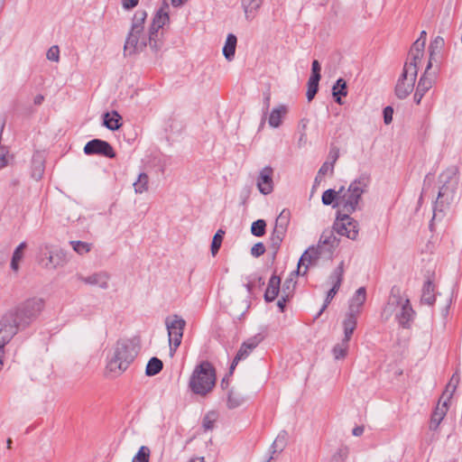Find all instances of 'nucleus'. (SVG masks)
Wrapping results in <instances>:
<instances>
[{
    "mask_svg": "<svg viewBox=\"0 0 462 462\" xmlns=\"http://www.w3.org/2000/svg\"><path fill=\"white\" fill-rule=\"evenodd\" d=\"M348 455V448L346 447L340 448L334 455L336 460H345Z\"/></svg>",
    "mask_w": 462,
    "mask_h": 462,
    "instance_id": "59",
    "label": "nucleus"
},
{
    "mask_svg": "<svg viewBox=\"0 0 462 462\" xmlns=\"http://www.w3.org/2000/svg\"><path fill=\"white\" fill-rule=\"evenodd\" d=\"M332 95L338 105L343 104L342 97H346L347 95V86L345 79L340 78L336 81L332 88Z\"/></svg>",
    "mask_w": 462,
    "mask_h": 462,
    "instance_id": "29",
    "label": "nucleus"
},
{
    "mask_svg": "<svg viewBox=\"0 0 462 462\" xmlns=\"http://www.w3.org/2000/svg\"><path fill=\"white\" fill-rule=\"evenodd\" d=\"M348 342L349 341L343 338L340 343L337 344L333 347L332 353L336 360L343 359L346 357L348 351Z\"/></svg>",
    "mask_w": 462,
    "mask_h": 462,
    "instance_id": "39",
    "label": "nucleus"
},
{
    "mask_svg": "<svg viewBox=\"0 0 462 462\" xmlns=\"http://www.w3.org/2000/svg\"><path fill=\"white\" fill-rule=\"evenodd\" d=\"M161 28H157L154 23H152L149 28V35L146 40L147 45L154 52H158L162 47V32H160Z\"/></svg>",
    "mask_w": 462,
    "mask_h": 462,
    "instance_id": "15",
    "label": "nucleus"
},
{
    "mask_svg": "<svg viewBox=\"0 0 462 462\" xmlns=\"http://www.w3.org/2000/svg\"><path fill=\"white\" fill-rule=\"evenodd\" d=\"M169 4L166 0H163L162 6L156 12L152 23H155L157 28H162L170 21L168 14Z\"/></svg>",
    "mask_w": 462,
    "mask_h": 462,
    "instance_id": "25",
    "label": "nucleus"
},
{
    "mask_svg": "<svg viewBox=\"0 0 462 462\" xmlns=\"http://www.w3.org/2000/svg\"><path fill=\"white\" fill-rule=\"evenodd\" d=\"M87 155H98L106 158H114L116 152L112 145L101 139H93L88 142L83 149Z\"/></svg>",
    "mask_w": 462,
    "mask_h": 462,
    "instance_id": "11",
    "label": "nucleus"
},
{
    "mask_svg": "<svg viewBox=\"0 0 462 462\" xmlns=\"http://www.w3.org/2000/svg\"><path fill=\"white\" fill-rule=\"evenodd\" d=\"M27 244L22 242L14 251L11 260V269L14 272L19 270V263L23 257V251L26 248Z\"/></svg>",
    "mask_w": 462,
    "mask_h": 462,
    "instance_id": "36",
    "label": "nucleus"
},
{
    "mask_svg": "<svg viewBox=\"0 0 462 462\" xmlns=\"http://www.w3.org/2000/svg\"><path fill=\"white\" fill-rule=\"evenodd\" d=\"M69 245L73 250L80 255L88 254L92 248V245L83 241H70Z\"/></svg>",
    "mask_w": 462,
    "mask_h": 462,
    "instance_id": "43",
    "label": "nucleus"
},
{
    "mask_svg": "<svg viewBox=\"0 0 462 462\" xmlns=\"http://www.w3.org/2000/svg\"><path fill=\"white\" fill-rule=\"evenodd\" d=\"M286 232H287V229H284L282 227H279L277 226H274V228H273V231L272 235L274 236H278V237L283 239L284 236H285Z\"/></svg>",
    "mask_w": 462,
    "mask_h": 462,
    "instance_id": "62",
    "label": "nucleus"
},
{
    "mask_svg": "<svg viewBox=\"0 0 462 462\" xmlns=\"http://www.w3.org/2000/svg\"><path fill=\"white\" fill-rule=\"evenodd\" d=\"M236 42V36L233 33H229L223 47V55L228 61H231L235 57Z\"/></svg>",
    "mask_w": 462,
    "mask_h": 462,
    "instance_id": "31",
    "label": "nucleus"
},
{
    "mask_svg": "<svg viewBox=\"0 0 462 462\" xmlns=\"http://www.w3.org/2000/svg\"><path fill=\"white\" fill-rule=\"evenodd\" d=\"M321 245L310 246L300 256L298 263V269L296 274H306L309 265L316 264L317 261L326 255L320 249Z\"/></svg>",
    "mask_w": 462,
    "mask_h": 462,
    "instance_id": "10",
    "label": "nucleus"
},
{
    "mask_svg": "<svg viewBox=\"0 0 462 462\" xmlns=\"http://www.w3.org/2000/svg\"><path fill=\"white\" fill-rule=\"evenodd\" d=\"M147 17L145 11H137L132 21L131 30L126 37L124 52L125 55H132L138 51H142L146 46V38L142 37L143 32V24Z\"/></svg>",
    "mask_w": 462,
    "mask_h": 462,
    "instance_id": "5",
    "label": "nucleus"
},
{
    "mask_svg": "<svg viewBox=\"0 0 462 462\" xmlns=\"http://www.w3.org/2000/svg\"><path fill=\"white\" fill-rule=\"evenodd\" d=\"M43 302L30 299L5 312L0 319V347H5L17 334L20 328L28 326L42 311Z\"/></svg>",
    "mask_w": 462,
    "mask_h": 462,
    "instance_id": "1",
    "label": "nucleus"
},
{
    "mask_svg": "<svg viewBox=\"0 0 462 462\" xmlns=\"http://www.w3.org/2000/svg\"><path fill=\"white\" fill-rule=\"evenodd\" d=\"M288 113V108L285 105H280L274 107L269 116L268 124L271 127L277 128L282 125V118Z\"/></svg>",
    "mask_w": 462,
    "mask_h": 462,
    "instance_id": "23",
    "label": "nucleus"
},
{
    "mask_svg": "<svg viewBox=\"0 0 462 462\" xmlns=\"http://www.w3.org/2000/svg\"><path fill=\"white\" fill-rule=\"evenodd\" d=\"M337 233L349 239L355 240L358 235L357 223L347 214L338 217L335 224Z\"/></svg>",
    "mask_w": 462,
    "mask_h": 462,
    "instance_id": "12",
    "label": "nucleus"
},
{
    "mask_svg": "<svg viewBox=\"0 0 462 462\" xmlns=\"http://www.w3.org/2000/svg\"><path fill=\"white\" fill-rule=\"evenodd\" d=\"M244 402H245V398L240 393H238L233 389L228 392L227 400H226V406L228 409L238 408Z\"/></svg>",
    "mask_w": 462,
    "mask_h": 462,
    "instance_id": "35",
    "label": "nucleus"
},
{
    "mask_svg": "<svg viewBox=\"0 0 462 462\" xmlns=\"http://www.w3.org/2000/svg\"><path fill=\"white\" fill-rule=\"evenodd\" d=\"M444 39L440 36H437L431 41L429 46L430 60L431 62L436 59L440 50L444 47Z\"/></svg>",
    "mask_w": 462,
    "mask_h": 462,
    "instance_id": "37",
    "label": "nucleus"
},
{
    "mask_svg": "<svg viewBox=\"0 0 462 462\" xmlns=\"http://www.w3.org/2000/svg\"><path fill=\"white\" fill-rule=\"evenodd\" d=\"M79 279L86 284L106 290L109 287L110 274L106 272H98L86 277L79 275Z\"/></svg>",
    "mask_w": 462,
    "mask_h": 462,
    "instance_id": "14",
    "label": "nucleus"
},
{
    "mask_svg": "<svg viewBox=\"0 0 462 462\" xmlns=\"http://www.w3.org/2000/svg\"><path fill=\"white\" fill-rule=\"evenodd\" d=\"M296 272L291 273V277L286 279L283 282L282 289V295H285V297H291L294 288H295V281L293 279V275Z\"/></svg>",
    "mask_w": 462,
    "mask_h": 462,
    "instance_id": "45",
    "label": "nucleus"
},
{
    "mask_svg": "<svg viewBox=\"0 0 462 462\" xmlns=\"http://www.w3.org/2000/svg\"><path fill=\"white\" fill-rule=\"evenodd\" d=\"M339 150L337 147H332L329 151L328 160L323 163V165L319 170L318 173H328L332 172L334 170V164L338 159Z\"/></svg>",
    "mask_w": 462,
    "mask_h": 462,
    "instance_id": "28",
    "label": "nucleus"
},
{
    "mask_svg": "<svg viewBox=\"0 0 462 462\" xmlns=\"http://www.w3.org/2000/svg\"><path fill=\"white\" fill-rule=\"evenodd\" d=\"M13 160V156L10 155L9 151L5 146H0V170L7 166Z\"/></svg>",
    "mask_w": 462,
    "mask_h": 462,
    "instance_id": "51",
    "label": "nucleus"
},
{
    "mask_svg": "<svg viewBox=\"0 0 462 462\" xmlns=\"http://www.w3.org/2000/svg\"><path fill=\"white\" fill-rule=\"evenodd\" d=\"M337 284L332 285V288L328 291L324 304L320 309L319 312L318 313L317 318L319 317L321 313L327 309L328 305L330 303V301L333 300V298L338 291L340 288V277L337 276Z\"/></svg>",
    "mask_w": 462,
    "mask_h": 462,
    "instance_id": "41",
    "label": "nucleus"
},
{
    "mask_svg": "<svg viewBox=\"0 0 462 462\" xmlns=\"http://www.w3.org/2000/svg\"><path fill=\"white\" fill-rule=\"evenodd\" d=\"M424 48V40L417 39L412 44L409 52V57L411 60L406 62L405 64H414L415 69L418 70V62L420 61L423 56Z\"/></svg>",
    "mask_w": 462,
    "mask_h": 462,
    "instance_id": "17",
    "label": "nucleus"
},
{
    "mask_svg": "<svg viewBox=\"0 0 462 462\" xmlns=\"http://www.w3.org/2000/svg\"><path fill=\"white\" fill-rule=\"evenodd\" d=\"M366 299V291L365 287H360L356 290L355 295L350 300L348 312L354 314H359L361 307L365 303Z\"/></svg>",
    "mask_w": 462,
    "mask_h": 462,
    "instance_id": "18",
    "label": "nucleus"
},
{
    "mask_svg": "<svg viewBox=\"0 0 462 462\" xmlns=\"http://www.w3.org/2000/svg\"><path fill=\"white\" fill-rule=\"evenodd\" d=\"M456 180H453L451 177H448L444 184L439 188L438 193V199L451 200L456 189Z\"/></svg>",
    "mask_w": 462,
    "mask_h": 462,
    "instance_id": "24",
    "label": "nucleus"
},
{
    "mask_svg": "<svg viewBox=\"0 0 462 462\" xmlns=\"http://www.w3.org/2000/svg\"><path fill=\"white\" fill-rule=\"evenodd\" d=\"M163 367L162 362L157 357H152L145 369V374L148 376H153L159 374Z\"/></svg>",
    "mask_w": 462,
    "mask_h": 462,
    "instance_id": "38",
    "label": "nucleus"
},
{
    "mask_svg": "<svg viewBox=\"0 0 462 462\" xmlns=\"http://www.w3.org/2000/svg\"><path fill=\"white\" fill-rule=\"evenodd\" d=\"M281 279L276 275H273L268 282L267 289L264 293V300L267 302L273 301L280 291Z\"/></svg>",
    "mask_w": 462,
    "mask_h": 462,
    "instance_id": "21",
    "label": "nucleus"
},
{
    "mask_svg": "<svg viewBox=\"0 0 462 462\" xmlns=\"http://www.w3.org/2000/svg\"><path fill=\"white\" fill-rule=\"evenodd\" d=\"M265 252V246L263 243L259 242L254 245V246L251 248V254L254 257H259L263 255Z\"/></svg>",
    "mask_w": 462,
    "mask_h": 462,
    "instance_id": "56",
    "label": "nucleus"
},
{
    "mask_svg": "<svg viewBox=\"0 0 462 462\" xmlns=\"http://www.w3.org/2000/svg\"><path fill=\"white\" fill-rule=\"evenodd\" d=\"M245 18L249 21L254 19L256 11L261 6L263 0H241Z\"/></svg>",
    "mask_w": 462,
    "mask_h": 462,
    "instance_id": "30",
    "label": "nucleus"
},
{
    "mask_svg": "<svg viewBox=\"0 0 462 462\" xmlns=\"http://www.w3.org/2000/svg\"><path fill=\"white\" fill-rule=\"evenodd\" d=\"M417 73L414 64H404L402 73L395 86V95L398 98L404 99L412 92Z\"/></svg>",
    "mask_w": 462,
    "mask_h": 462,
    "instance_id": "7",
    "label": "nucleus"
},
{
    "mask_svg": "<svg viewBox=\"0 0 462 462\" xmlns=\"http://www.w3.org/2000/svg\"><path fill=\"white\" fill-rule=\"evenodd\" d=\"M271 97L269 93H266L263 97V114L266 115L270 106Z\"/></svg>",
    "mask_w": 462,
    "mask_h": 462,
    "instance_id": "64",
    "label": "nucleus"
},
{
    "mask_svg": "<svg viewBox=\"0 0 462 462\" xmlns=\"http://www.w3.org/2000/svg\"><path fill=\"white\" fill-rule=\"evenodd\" d=\"M435 301L434 285L430 281H427L422 289L421 302L432 305Z\"/></svg>",
    "mask_w": 462,
    "mask_h": 462,
    "instance_id": "34",
    "label": "nucleus"
},
{
    "mask_svg": "<svg viewBox=\"0 0 462 462\" xmlns=\"http://www.w3.org/2000/svg\"><path fill=\"white\" fill-rule=\"evenodd\" d=\"M449 201L445 199L436 200L433 208V217L431 222L440 221L446 216L447 211L449 208Z\"/></svg>",
    "mask_w": 462,
    "mask_h": 462,
    "instance_id": "27",
    "label": "nucleus"
},
{
    "mask_svg": "<svg viewBox=\"0 0 462 462\" xmlns=\"http://www.w3.org/2000/svg\"><path fill=\"white\" fill-rule=\"evenodd\" d=\"M270 240H271V247L273 250V254L275 255L277 254L283 239L271 235Z\"/></svg>",
    "mask_w": 462,
    "mask_h": 462,
    "instance_id": "57",
    "label": "nucleus"
},
{
    "mask_svg": "<svg viewBox=\"0 0 462 462\" xmlns=\"http://www.w3.org/2000/svg\"><path fill=\"white\" fill-rule=\"evenodd\" d=\"M32 162H33V165L35 167V171H43L44 169L42 168V157L41 154L37 153V154H34L33 155V159H32Z\"/></svg>",
    "mask_w": 462,
    "mask_h": 462,
    "instance_id": "60",
    "label": "nucleus"
},
{
    "mask_svg": "<svg viewBox=\"0 0 462 462\" xmlns=\"http://www.w3.org/2000/svg\"><path fill=\"white\" fill-rule=\"evenodd\" d=\"M139 3V0H122L123 8L125 10H130L135 7Z\"/></svg>",
    "mask_w": 462,
    "mask_h": 462,
    "instance_id": "61",
    "label": "nucleus"
},
{
    "mask_svg": "<svg viewBox=\"0 0 462 462\" xmlns=\"http://www.w3.org/2000/svg\"><path fill=\"white\" fill-rule=\"evenodd\" d=\"M432 67V63L429 60L424 74L420 77L416 90L425 95L434 84V77L429 74V70Z\"/></svg>",
    "mask_w": 462,
    "mask_h": 462,
    "instance_id": "19",
    "label": "nucleus"
},
{
    "mask_svg": "<svg viewBox=\"0 0 462 462\" xmlns=\"http://www.w3.org/2000/svg\"><path fill=\"white\" fill-rule=\"evenodd\" d=\"M217 420V413L216 411L208 412L202 420V426L205 430H213L215 422Z\"/></svg>",
    "mask_w": 462,
    "mask_h": 462,
    "instance_id": "46",
    "label": "nucleus"
},
{
    "mask_svg": "<svg viewBox=\"0 0 462 462\" xmlns=\"http://www.w3.org/2000/svg\"><path fill=\"white\" fill-rule=\"evenodd\" d=\"M135 193H143L149 189V175H138L133 182Z\"/></svg>",
    "mask_w": 462,
    "mask_h": 462,
    "instance_id": "40",
    "label": "nucleus"
},
{
    "mask_svg": "<svg viewBox=\"0 0 462 462\" xmlns=\"http://www.w3.org/2000/svg\"><path fill=\"white\" fill-rule=\"evenodd\" d=\"M393 109L392 106H386L383 109V121L385 125H389L393 121Z\"/></svg>",
    "mask_w": 462,
    "mask_h": 462,
    "instance_id": "58",
    "label": "nucleus"
},
{
    "mask_svg": "<svg viewBox=\"0 0 462 462\" xmlns=\"http://www.w3.org/2000/svg\"><path fill=\"white\" fill-rule=\"evenodd\" d=\"M121 119V116L116 111L106 112L103 115V125L111 131H116L121 126L119 123Z\"/></svg>",
    "mask_w": 462,
    "mask_h": 462,
    "instance_id": "26",
    "label": "nucleus"
},
{
    "mask_svg": "<svg viewBox=\"0 0 462 462\" xmlns=\"http://www.w3.org/2000/svg\"><path fill=\"white\" fill-rule=\"evenodd\" d=\"M216 370L208 361H203L195 366L189 381V387L197 395L206 396L216 384Z\"/></svg>",
    "mask_w": 462,
    "mask_h": 462,
    "instance_id": "4",
    "label": "nucleus"
},
{
    "mask_svg": "<svg viewBox=\"0 0 462 462\" xmlns=\"http://www.w3.org/2000/svg\"><path fill=\"white\" fill-rule=\"evenodd\" d=\"M338 199H339V189L335 190L333 189H328L323 192L321 200H322V203L326 206H331L334 208H339V205H337Z\"/></svg>",
    "mask_w": 462,
    "mask_h": 462,
    "instance_id": "33",
    "label": "nucleus"
},
{
    "mask_svg": "<svg viewBox=\"0 0 462 462\" xmlns=\"http://www.w3.org/2000/svg\"><path fill=\"white\" fill-rule=\"evenodd\" d=\"M393 315L399 325L404 328L410 327L415 315L410 300L403 296L400 288L396 286L392 288L388 301L382 311V317L386 320Z\"/></svg>",
    "mask_w": 462,
    "mask_h": 462,
    "instance_id": "2",
    "label": "nucleus"
},
{
    "mask_svg": "<svg viewBox=\"0 0 462 462\" xmlns=\"http://www.w3.org/2000/svg\"><path fill=\"white\" fill-rule=\"evenodd\" d=\"M457 387L450 386L449 383L447 384L445 391L443 392L439 402H443L444 401H447V403L449 402V400L452 398L453 393H455Z\"/></svg>",
    "mask_w": 462,
    "mask_h": 462,
    "instance_id": "54",
    "label": "nucleus"
},
{
    "mask_svg": "<svg viewBox=\"0 0 462 462\" xmlns=\"http://www.w3.org/2000/svg\"><path fill=\"white\" fill-rule=\"evenodd\" d=\"M166 327L168 330L169 342L171 355L180 345L183 337V330L186 325L185 320L178 315H173L166 319Z\"/></svg>",
    "mask_w": 462,
    "mask_h": 462,
    "instance_id": "8",
    "label": "nucleus"
},
{
    "mask_svg": "<svg viewBox=\"0 0 462 462\" xmlns=\"http://www.w3.org/2000/svg\"><path fill=\"white\" fill-rule=\"evenodd\" d=\"M320 79L310 78L308 80V90L306 93L308 101H311L319 90V82Z\"/></svg>",
    "mask_w": 462,
    "mask_h": 462,
    "instance_id": "47",
    "label": "nucleus"
},
{
    "mask_svg": "<svg viewBox=\"0 0 462 462\" xmlns=\"http://www.w3.org/2000/svg\"><path fill=\"white\" fill-rule=\"evenodd\" d=\"M273 175H257L256 186L258 190L263 194L268 195L273 192L274 187Z\"/></svg>",
    "mask_w": 462,
    "mask_h": 462,
    "instance_id": "22",
    "label": "nucleus"
},
{
    "mask_svg": "<svg viewBox=\"0 0 462 462\" xmlns=\"http://www.w3.org/2000/svg\"><path fill=\"white\" fill-rule=\"evenodd\" d=\"M320 70H321V67H320L319 62L317 60H314L312 61L311 75L310 78L320 79V78H321Z\"/></svg>",
    "mask_w": 462,
    "mask_h": 462,
    "instance_id": "55",
    "label": "nucleus"
},
{
    "mask_svg": "<svg viewBox=\"0 0 462 462\" xmlns=\"http://www.w3.org/2000/svg\"><path fill=\"white\" fill-rule=\"evenodd\" d=\"M137 356L135 344L129 339H120L113 348L106 369L115 376L124 373Z\"/></svg>",
    "mask_w": 462,
    "mask_h": 462,
    "instance_id": "3",
    "label": "nucleus"
},
{
    "mask_svg": "<svg viewBox=\"0 0 462 462\" xmlns=\"http://www.w3.org/2000/svg\"><path fill=\"white\" fill-rule=\"evenodd\" d=\"M365 186V179L360 178L359 180L353 181L347 189L341 187L339 189V199L337 203V205H339V209L347 215L353 213L356 209Z\"/></svg>",
    "mask_w": 462,
    "mask_h": 462,
    "instance_id": "6",
    "label": "nucleus"
},
{
    "mask_svg": "<svg viewBox=\"0 0 462 462\" xmlns=\"http://www.w3.org/2000/svg\"><path fill=\"white\" fill-rule=\"evenodd\" d=\"M225 232L222 229H219L215 234L212 244H211V253L213 255H216L221 246L223 236Z\"/></svg>",
    "mask_w": 462,
    "mask_h": 462,
    "instance_id": "49",
    "label": "nucleus"
},
{
    "mask_svg": "<svg viewBox=\"0 0 462 462\" xmlns=\"http://www.w3.org/2000/svg\"><path fill=\"white\" fill-rule=\"evenodd\" d=\"M266 222L263 219H258L253 222L251 233L254 236H263L265 234Z\"/></svg>",
    "mask_w": 462,
    "mask_h": 462,
    "instance_id": "48",
    "label": "nucleus"
},
{
    "mask_svg": "<svg viewBox=\"0 0 462 462\" xmlns=\"http://www.w3.org/2000/svg\"><path fill=\"white\" fill-rule=\"evenodd\" d=\"M336 243L337 238L332 232H323L317 245H321L320 249L324 254L330 255Z\"/></svg>",
    "mask_w": 462,
    "mask_h": 462,
    "instance_id": "20",
    "label": "nucleus"
},
{
    "mask_svg": "<svg viewBox=\"0 0 462 462\" xmlns=\"http://www.w3.org/2000/svg\"><path fill=\"white\" fill-rule=\"evenodd\" d=\"M448 410V407L447 405V401H444L443 402H438V405L436 409L434 410L430 421V430L432 431H436L444 419L447 411Z\"/></svg>",
    "mask_w": 462,
    "mask_h": 462,
    "instance_id": "16",
    "label": "nucleus"
},
{
    "mask_svg": "<svg viewBox=\"0 0 462 462\" xmlns=\"http://www.w3.org/2000/svg\"><path fill=\"white\" fill-rule=\"evenodd\" d=\"M356 316L357 314L348 312L346 318L343 322L344 327V339L349 341L351 336L356 327Z\"/></svg>",
    "mask_w": 462,
    "mask_h": 462,
    "instance_id": "32",
    "label": "nucleus"
},
{
    "mask_svg": "<svg viewBox=\"0 0 462 462\" xmlns=\"http://www.w3.org/2000/svg\"><path fill=\"white\" fill-rule=\"evenodd\" d=\"M149 457L150 448L146 446H142L133 457L132 462H149Z\"/></svg>",
    "mask_w": 462,
    "mask_h": 462,
    "instance_id": "50",
    "label": "nucleus"
},
{
    "mask_svg": "<svg viewBox=\"0 0 462 462\" xmlns=\"http://www.w3.org/2000/svg\"><path fill=\"white\" fill-rule=\"evenodd\" d=\"M290 300V297H285V295H282L281 299L277 302V306L282 312L284 311L286 302Z\"/></svg>",
    "mask_w": 462,
    "mask_h": 462,
    "instance_id": "63",
    "label": "nucleus"
},
{
    "mask_svg": "<svg viewBox=\"0 0 462 462\" xmlns=\"http://www.w3.org/2000/svg\"><path fill=\"white\" fill-rule=\"evenodd\" d=\"M287 436H288V434L286 431H282L278 434V436L276 437V439H274V441L272 445L273 453L281 452L283 450V448L286 446Z\"/></svg>",
    "mask_w": 462,
    "mask_h": 462,
    "instance_id": "42",
    "label": "nucleus"
},
{
    "mask_svg": "<svg viewBox=\"0 0 462 462\" xmlns=\"http://www.w3.org/2000/svg\"><path fill=\"white\" fill-rule=\"evenodd\" d=\"M291 219V211L287 208L282 210L280 215L277 217L275 220V226L279 227H282L284 229L288 228Z\"/></svg>",
    "mask_w": 462,
    "mask_h": 462,
    "instance_id": "44",
    "label": "nucleus"
},
{
    "mask_svg": "<svg viewBox=\"0 0 462 462\" xmlns=\"http://www.w3.org/2000/svg\"><path fill=\"white\" fill-rule=\"evenodd\" d=\"M47 59L58 62L60 60V49L57 45L51 46L47 51Z\"/></svg>",
    "mask_w": 462,
    "mask_h": 462,
    "instance_id": "53",
    "label": "nucleus"
},
{
    "mask_svg": "<svg viewBox=\"0 0 462 462\" xmlns=\"http://www.w3.org/2000/svg\"><path fill=\"white\" fill-rule=\"evenodd\" d=\"M261 340H262V338L259 336H255V337H253L247 339L241 345L239 350L237 351V353L230 365V369H229L230 374L233 373L235 367L237 365V364L240 361L245 360L249 356L251 352L259 345Z\"/></svg>",
    "mask_w": 462,
    "mask_h": 462,
    "instance_id": "13",
    "label": "nucleus"
},
{
    "mask_svg": "<svg viewBox=\"0 0 462 462\" xmlns=\"http://www.w3.org/2000/svg\"><path fill=\"white\" fill-rule=\"evenodd\" d=\"M339 276L340 277V284L342 283V281H343V276H344V262H341L338 266L331 273V274L329 275V281L330 282L334 285V284H337V277Z\"/></svg>",
    "mask_w": 462,
    "mask_h": 462,
    "instance_id": "52",
    "label": "nucleus"
},
{
    "mask_svg": "<svg viewBox=\"0 0 462 462\" xmlns=\"http://www.w3.org/2000/svg\"><path fill=\"white\" fill-rule=\"evenodd\" d=\"M41 250L39 263L46 269L54 270L67 263L66 253L61 249H52L46 245Z\"/></svg>",
    "mask_w": 462,
    "mask_h": 462,
    "instance_id": "9",
    "label": "nucleus"
}]
</instances>
